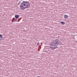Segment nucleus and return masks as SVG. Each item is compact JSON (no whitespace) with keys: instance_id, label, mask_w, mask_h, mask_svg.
<instances>
[{"instance_id":"f257e3e1","label":"nucleus","mask_w":77,"mask_h":77,"mask_svg":"<svg viewBox=\"0 0 77 77\" xmlns=\"http://www.w3.org/2000/svg\"><path fill=\"white\" fill-rule=\"evenodd\" d=\"M60 42L58 39H56L53 40L50 44L51 46L53 47H51V50H54L58 48V45H60Z\"/></svg>"},{"instance_id":"f03ea898","label":"nucleus","mask_w":77,"mask_h":77,"mask_svg":"<svg viewBox=\"0 0 77 77\" xmlns=\"http://www.w3.org/2000/svg\"><path fill=\"white\" fill-rule=\"evenodd\" d=\"M30 4L28 2L23 1L21 4V5H20V9L21 10H24L26 8H28L30 6Z\"/></svg>"},{"instance_id":"7ed1b4c3","label":"nucleus","mask_w":77,"mask_h":77,"mask_svg":"<svg viewBox=\"0 0 77 77\" xmlns=\"http://www.w3.org/2000/svg\"><path fill=\"white\" fill-rule=\"evenodd\" d=\"M64 16L65 18H68V16L67 15H64Z\"/></svg>"},{"instance_id":"20e7f679","label":"nucleus","mask_w":77,"mask_h":77,"mask_svg":"<svg viewBox=\"0 0 77 77\" xmlns=\"http://www.w3.org/2000/svg\"><path fill=\"white\" fill-rule=\"evenodd\" d=\"M15 17L16 18H19L18 15H15Z\"/></svg>"},{"instance_id":"39448f33","label":"nucleus","mask_w":77,"mask_h":77,"mask_svg":"<svg viewBox=\"0 0 77 77\" xmlns=\"http://www.w3.org/2000/svg\"><path fill=\"white\" fill-rule=\"evenodd\" d=\"M60 23L62 24H65V22H61Z\"/></svg>"},{"instance_id":"423d86ee","label":"nucleus","mask_w":77,"mask_h":77,"mask_svg":"<svg viewBox=\"0 0 77 77\" xmlns=\"http://www.w3.org/2000/svg\"><path fill=\"white\" fill-rule=\"evenodd\" d=\"M3 35L2 34H0V38H2Z\"/></svg>"},{"instance_id":"0eeeda50","label":"nucleus","mask_w":77,"mask_h":77,"mask_svg":"<svg viewBox=\"0 0 77 77\" xmlns=\"http://www.w3.org/2000/svg\"><path fill=\"white\" fill-rule=\"evenodd\" d=\"M39 42L38 43V44H37V45H38V46H39Z\"/></svg>"},{"instance_id":"6e6552de","label":"nucleus","mask_w":77,"mask_h":77,"mask_svg":"<svg viewBox=\"0 0 77 77\" xmlns=\"http://www.w3.org/2000/svg\"><path fill=\"white\" fill-rule=\"evenodd\" d=\"M14 22H15V21H16V19H14Z\"/></svg>"},{"instance_id":"1a4fd4ad","label":"nucleus","mask_w":77,"mask_h":77,"mask_svg":"<svg viewBox=\"0 0 77 77\" xmlns=\"http://www.w3.org/2000/svg\"><path fill=\"white\" fill-rule=\"evenodd\" d=\"M21 56L20 55H19V57H20Z\"/></svg>"}]
</instances>
